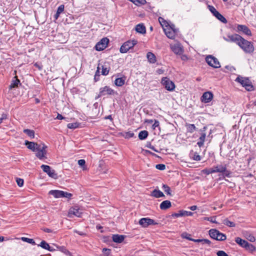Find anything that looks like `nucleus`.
<instances>
[{
    "label": "nucleus",
    "instance_id": "21",
    "mask_svg": "<svg viewBox=\"0 0 256 256\" xmlns=\"http://www.w3.org/2000/svg\"><path fill=\"white\" fill-rule=\"evenodd\" d=\"M242 236L245 238H246L250 242H253L256 240L255 237L253 236V234L248 232H243Z\"/></svg>",
    "mask_w": 256,
    "mask_h": 256
},
{
    "label": "nucleus",
    "instance_id": "20",
    "mask_svg": "<svg viewBox=\"0 0 256 256\" xmlns=\"http://www.w3.org/2000/svg\"><path fill=\"white\" fill-rule=\"evenodd\" d=\"M126 236L118 234H113L112 236V240L116 243H121L124 240Z\"/></svg>",
    "mask_w": 256,
    "mask_h": 256
},
{
    "label": "nucleus",
    "instance_id": "46",
    "mask_svg": "<svg viewBox=\"0 0 256 256\" xmlns=\"http://www.w3.org/2000/svg\"><path fill=\"white\" fill-rule=\"evenodd\" d=\"M172 216L174 218H178L180 216H184L182 210H180L178 213H174L172 214Z\"/></svg>",
    "mask_w": 256,
    "mask_h": 256
},
{
    "label": "nucleus",
    "instance_id": "43",
    "mask_svg": "<svg viewBox=\"0 0 256 256\" xmlns=\"http://www.w3.org/2000/svg\"><path fill=\"white\" fill-rule=\"evenodd\" d=\"M134 136V132H126L124 134V136L126 138H130L133 137Z\"/></svg>",
    "mask_w": 256,
    "mask_h": 256
},
{
    "label": "nucleus",
    "instance_id": "58",
    "mask_svg": "<svg viewBox=\"0 0 256 256\" xmlns=\"http://www.w3.org/2000/svg\"><path fill=\"white\" fill-rule=\"evenodd\" d=\"M184 216H192L193 214V212H188L186 210H182Z\"/></svg>",
    "mask_w": 256,
    "mask_h": 256
},
{
    "label": "nucleus",
    "instance_id": "17",
    "mask_svg": "<svg viewBox=\"0 0 256 256\" xmlns=\"http://www.w3.org/2000/svg\"><path fill=\"white\" fill-rule=\"evenodd\" d=\"M206 126H204L202 130H200V136L198 138V141L197 142V144L198 146L199 147H202L204 144V142L205 141V138L206 137V134L205 132V130H206Z\"/></svg>",
    "mask_w": 256,
    "mask_h": 256
},
{
    "label": "nucleus",
    "instance_id": "56",
    "mask_svg": "<svg viewBox=\"0 0 256 256\" xmlns=\"http://www.w3.org/2000/svg\"><path fill=\"white\" fill-rule=\"evenodd\" d=\"M202 243L203 244H207L210 246L212 244V242L208 239H202Z\"/></svg>",
    "mask_w": 256,
    "mask_h": 256
},
{
    "label": "nucleus",
    "instance_id": "49",
    "mask_svg": "<svg viewBox=\"0 0 256 256\" xmlns=\"http://www.w3.org/2000/svg\"><path fill=\"white\" fill-rule=\"evenodd\" d=\"M190 234H188L187 232H184L182 234V238H185L191 241V240H192V238H190Z\"/></svg>",
    "mask_w": 256,
    "mask_h": 256
},
{
    "label": "nucleus",
    "instance_id": "50",
    "mask_svg": "<svg viewBox=\"0 0 256 256\" xmlns=\"http://www.w3.org/2000/svg\"><path fill=\"white\" fill-rule=\"evenodd\" d=\"M16 182L18 184V185L21 187L24 185V180L20 178H16Z\"/></svg>",
    "mask_w": 256,
    "mask_h": 256
},
{
    "label": "nucleus",
    "instance_id": "16",
    "mask_svg": "<svg viewBox=\"0 0 256 256\" xmlns=\"http://www.w3.org/2000/svg\"><path fill=\"white\" fill-rule=\"evenodd\" d=\"M213 96L211 92H204L201 97V101L204 103H208L212 100Z\"/></svg>",
    "mask_w": 256,
    "mask_h": 256
},
{
    "label": "nucleus",
    "instance_id": "3",
    "mask_svg": "<svg viewBox=\"0 0 256 256\" xmlns=\"http://www.w3.org/2000/svg\"><path fill=\"white\" fill-rule=\"evenodd\" d=\"M49 194L53 196L56 198H70L72 196L70 193L60 190H51L49 192Z\"/></svg>",
    "mask_w": 256,
    "mask_h": 256
},
{
    "label": "nucleus",
    "instance_id": "32",
    "mask_svg": "<svg viewBox=\"0 0 256 256\" xmlns=\"http://www.w3.org/2000/svg\"><path fill=\"white\" fill-rule=\"evenodd\" d=\"M148 132L146 130L140 131L138 134V138L140 140H145L148 136Z\"/></svg>",
    "mask_w": 256,
    "mask_h": 256
},
{
    "label": "nucleus",
    "instance_id": "8",
    "mask_svg": "<svg viewBox=\"0 0 256 256\" xmlns=\"http://www.w3.org/2000/svg\"><path fill=\"white\" fill-rule=\"evenodd\" d=\"M208 8L210 11L219 20L224 24L227 22L226 19L216 9L212 6L208 5Z\"/></svg>",
    "mask_w": 256,
    "mask_h": 256
},
{
    "label": "nucleus",
    "instance_id": "19",
    "mask_svg": "<svg viewBox=\"0 0 256 256\" xmlns=\"http://www.w3.org/2000/svg\"><path fill=\"white\" fill-rule=\"evenodd\" d=\"M227 40L236 42L240 46V36L237 34L228 35Z\"/></svg>",
    "mask_w": 256,
    "mask_h": 256
},
{
    "label": "nucleus",
    "instance_id": "47",
    "mask_svg": "<svg viewBox=\"0 0 256 256\" xmlns=\"http://www.w3.org/2000/svg\"><path fill=\"white\" fill-rule=\"evenodd\" d=\"M158 21L162 26H167V24H168V22L162 17H160L158 18Z\"/></svg>",
    "mask_w": 256,
    "mask_h": 256
},
{
    "label": "nucleus",
    "instance_id": "44",
    "mask_svg": "<svg viewBox=\"0 0 256 256\" xmlns=\"http://www.w3.org/2000/svg\"><path fill=\"white\" fill-rule=\"evenodd\" d=\"M204 220H206L210 221L212 223L217 224V222L216 220V216H211V217H205L204 218Z\"/></svg>",
    "mask_w": 256,
    "mask_h": 256
},
{
    "label": "nucleus",
    "instance_id": "62",
    "mask_svg": "<svg viewBox=\"0 0 256 256\" xmlns=\"http://www.w3.org/2000/svg\"><path fill=\"white\" fill-rule=\"evenodd\" d=\"M226 68L228 70H230V72H233L234 70H236L235 68L233 66H226Z\"/></svg>",
    "mask_w": 256,
    "mask_h": 256
},
{
    "label": "nucleus",
    "instance_id": "39",
    "mask_svg": "<svg viewBox=\"0 0 256 256\" xmlns=\"http://www.w3.org/2000/svg\"><path fill=\"white\" fill-rule=\"evenodd\" d=\"M223 223L230 227H234L235 226V224L234 222L230 221L228 219L226 218L224 220Z\"/></svg>",
    "mask_w": 256,
    "mask_h": 256
},
{
    "label": "nucleus",
    "instance_id": "30",
    "mask_svg": "<svg viewBox=\"0 0 256 256\" xmlns=\"http://www.w3.org/2000/svg\"><path fill=\"white\" fill-rule=\"evenodd\" d=\"M146 57L150 62L152 64H154L156 62V56L151 52H148L147 53Z\"/></svg>",
    "mask_w": 256,
    "mask_h": 256
},
{
    "label": "nucleus",
    "instance_id": "38",
    "mask_svg": "<svg viewBox=\"0 0 256 256\" xmlns=\"http://www.w3.org/2000/svg\"><path fill=\"white\" fill-rule=\"evenodd\" d=\"M21 240L23 242H27L29 244H32V245L34 246L36 244L35 242L34 241V240L33 239L29 238H26V237H22V238H21Z\"/></svg>",
    "mask_w": 256,
    "mask_h": 256
},
{
    "label": "nucleus",
    "instance_id": "24",
    "mask_svg": "<svg viewBox=\"0 0 256 256\" xmlns=\"http://www.w3.org/2000/svg\"><path fill=\"white\" fill-rule=\"evenodd\" d=\"M136 30L140 34H145L146 32V27L142 24H140L136 26Z\"/></svg>",
    "mask_w": 256,
    "mask_h": 256
},
{
    "label": "nucleus",
    "instance_id": "18",
    "mask_svg": "<svg viewBox=\"0 0 256 256\" xmlns=\"http://www.w3.org/2000/svg\"><path fill=\"white\" fill-rule=\"evenodd\" d=\"M25 145L27 146V148L28 149L30 150L32 152H36V149L40 146V144H38L36 142L26 140Z\"/></svg>",
    "mask_w": 256,
    "mask_h": 256
},
{
    "label": "nucleus",
    "instance_id": "33",
    "mask_svg": "<svg viewBox=\"0 0 256 256\" xmlns=\"http://www.w3.org/2000/svg\"><path fill=\"white\" fill-rule=\"evenodd\" d=\"M186 126L187 129V132L190 133H192L196 130V127L194 124L186 123Z\"/></svg>",
    "mask_w": 256,
    "mask_h": 256
},
{
    "label": "nucleus",
    "instance_id": "11",
    "mask_svg": "<svg viewBox=\"0 0 256 256\" xmlns=\"http://www.w3.org/2000/svg\"><path fill=\"white\" fill-rule=\"evenodd\" d=\"M138 223L143 228H147L150 225L158 224V222L149 218H142L140 220Z\"/></svg>",
    "mask_w": 256,
    "mask_h": 256
},
{
    "label": "nucleus",
    "instance_id": "59",
    "mask_svg": "<svg viewBox=\"0 0 256 256\" xmlns=\"http://www.w3.org/2000/svg\"><path fill=\"white\" fill-rule=\"evenodd\" d=\"M86 164V162L84 160H78V164L80 166H84Z\"/></svg>",
    "mask_w": 256,
    "mask_h": 256
},
{
    "label": "nucleus",
    "instance_id": "6",
    "mask_svg": "<svg viewBox=\"0 0 256 256\" xmlns=\"http://www.w3.org/2000/svg\"><path fill=\"white\" fill-rule=\"evenodd\" d=\"M161 82L165 88L168 91H173L175 88L174 84L167 77L162 78Z\"/></svg>",
    "mask_w": 256,
    "mask_h": 256
},
{
    "label": "nucleus",
    "instance_id": "42",
    "mask_svg": "<svg viewBox=\"0 0 256 256\" xmlns=\"http://www.w3.org/2000/svg\"><path fill=\"white\" fill-rule=\"evenodd\" d=\"M146 2V0H135L134 4L136 6L143 5Z\"/></svg>",
    "mask_w": 256,
    "mask_h": 256
},
{
    "label": "nucleus",
    "instance_id": "26",
    "mask_svg": "<svg viewBox=\"0 0 256 256\" xmlns=\"http://www.w3.org/2000/svg\"><path fill=\"white\" fill-rule=\"evenodd\" d=\"M151 196L156 198H159L164 196V194L160 190L154 189L152 191Z\"/></svg>",
    "mask_w": 256,
    "mask_h": 256
},
{
    "label": "nucleus",
    "instance_id": "9",
    "mask_svg": "<svg viewBox=\"0 0 256 256\" xmlns=\"http://www.w3.org/2000/svg\"><path fill=\"white\" fill-rule=\"evenodd\" d=\"M206 60L209 66L214 68H218L220 66L218 59L212 56H208L206 58Z\"/></svg>",
    "mask_w": 256,
    "mask_h": 256
},
{
    "label": "nucleus",
    "instance_id": "31",
    "mask_svg": "<svg viewBox=\"0 0 256 256\" xmlns=\"http://www.w3.org/2000/svg\"><path fill=\"white\" fill-rule=\"evenodd\" d=\"M102 74L104 76H107L110 71V67L106 64L102 66Z\"/></svg>",
    "mask_w": 256,
    "mask_h": 256
},
{
    "label": "nucleus",
    "instance_id": "60",
    "mask_svg": "<svg viewBox=\"0 0 256 256\" xmlns=\"http://www.w3.org/2000/svg\"><path fill=\"white\" fill-rule=\"evenodd\" d=\"M74 232L76 233V234H78L79 235L82 236H84L86 235L85 233H84L82 232L78 231L77 230H74Z\"/></svg>",
    "mask_w": 256,
    "mask_h": 256
},
{
    "label": "nucleus",
    "instance_id": "34",
    "mask_svg": "<svg viewBox=\"0 0 256 256\" xmlns=\"http://www.w3.org/2000/svg\"><path fill=\"white\" fill-rule=\"evenodd\" d=\"M164 31L165 32V34L166 36L170 39H173L175 36V33L174 31L171 30H166L164 29Z\"/></svg>",
    "mask_w": 256,
    "mask_h": 256
},
{
    "label": "nucleus",
    "instance_id": "12",
    "mask_svg": "<svg viewBox=\"0 0 256 256\" xmlns=\"http://www.w3.org/2000/svg\"><path fill=\"white\" fill-rule=\"evenodd\" d=\"M114 90L108 86H105L104 87L100 88L99 94L96 97V99H98L101 96L106 94L114 95Z\"/></svg>",
    "mask_w": 256,
    "mask_h": 256
},
{
    "label": "nucleus",
    "instance_id": "41",
    "mask_svg": "<svg viewBox=\"0 0 256 256\" xmlns=\"http://www.w3.org/2000/svg\"><path fill=\"white\" fill-rule=\"evenodd\" d=\"M172 49V51L176 54H180L182 52V49L178 46H174Z\"/></svg>",
    "mask_w": 256,
    "mask_h": 256
},
{
    "label": "nucleus",
    "instance_id": "15",
    "mask_svg": "<svg viewBox=\"0 0 256 256\" xmlns=\"http://www.w3.org/2000/svg\"><path fill=\"white\" fill-rule=\"evenodd\" d=\"M40 167L43 171L46 172L49 176L54 178H57V174L56 173L55 170H51L49 166L42 164Z\"/></svg>",
    "mask_w": 256,
    "mask_h": 256
},
{
    "label": "nucleus",
    "instance_id": "28",
    "mask_svg": "<svg viewBox=\"0 0 256 256\" xmlns=\"http://www.w3.org/2000/svg\"><path fill=\"white\" fill-rule=\"evenodd\" d=\"M14 78L16 79L12 80V83L10 86V89L18 88V85L20 84V80L18 78L17 76H15Z\"/></svg>",
    "mask_w": 256,
    "mask_h": 256
},
{
    "label": "nucleus",
    "instance_id": "53",
    "mask_svg": "<svg viewBox=\"0 0 256 256\" xmlns=\"http://www.w3.org/2000/svg\"><path fill=\"white\" fill-rule=\"evenodd\" d=\"M64 5L63 4L60 6L58 8L56 12L60 14L62 12H64Z\"/></svg>",
    "mask_w": 256,
    "mask_h": 256
},
{
    "label": "nucleus",
    "instance_id": "52",
    "mask_svg": "<svg viewBox=\"0 0 256 256\" xmlns=\"http://www.w3.org/2000/svg\"><path fill=\"white\" fill-rule=\"evenodd\" d=\"M42 230L46 232H48V233H56V232H54L52 230H51L50 228H42Z\"/></svg>",
    "mask_w": 256,
    "mask_h": 256
},
{
    "label": "nucleus",
    "instance_id": "51",
    "mask_svg": "<svg viewBox=\"0 0 256 256\" xmlns=\"http://www.w3.org/2000/svg\"><path fill=\"white\" fill-rule=\"evenodd\" d=\"M218 256H228V254L224 250H218L216 252Z\"/></svg>",
    "mask_w": 256,
    "mask_h": 256
},
{
    "label": "nucleus",
    "instance_id": "35",
    "mask_svg": "<svg viewBox=\"0 0 256 256\" xmlns=\"http://www.w3.org/2000/svg\"><path fill=\"white\" fill-rule=\"evenodd\" d=\"M24 132L27 134L31 139L34 138V132L30 129H24Z\"/></svg>",
    "mask_w": 256,
    "mask_h": 256
},
{
    "label": "nucleus",
    "instance_id": "5",
    "mask_svg": "<svg viewBox=\"0 0 256 256\" xmlns=\"http://www.w3.org/2000/svg\"><path fill=\"white\" fill-rule=\"evenodd\" d=\"M46 148L47 146L44 144H43L42 146H41L40 145L36 150V152H37L36 154V156L40 160L47 158L46 156L47 154V151L46 150Z\"/></svg>",
    "mask_w": 256,
    "mask_h": 256
},
{
    "label": "nucleus",
    "instance_id": "2",
    "mask_svg": "<svg viewBox=\"0 0 256 256\" xmlns=\"http://www.w3.org/2000/svg\"><path fill=\"white\" fill-rule=\"evenodd\" d=\"M241 48L246 53H252L254 50L253 44L241 36Z\"/></svg>",
    "mask_w": 256,
    "mask_h": 256
},
{
    "label": "nucleus",
    "instance_id": "54",
    "mask_svg": "<svg viewBox=\"0 0 256 256\" xmlns=\"http://www.w3.org/2000/svg\"><path fill=\"white\" fill-rule=\"evenodd\" d=\"M8 118V116L6 114H2V116L0 118V124L2 123L3 120Z\"/></svg>",
    "mask_w": 256,
    "mask_h": 256
},
{
    "label": "nucleus",
    "instance_id": "48",
    "mask_svg": "<svg viewBox=\"0 0 256 256\" xmlns=\"http://www.w3.org/2000/svg\"><path fill=\"white\" fill-rule=\"evenodd\" d=\"M156 168L158 170H163L166 169V165L164 164H158L156 166Z\"/></svg>",
    "mask_w": 256,
    "mask_h": 256
},
{
    "label": "nucleus",
    "instance_id": "1",
    "mask_svg": "<svg viewBox=\"0 0 256 256\" xmlns=\"http://www.w3.org/2000/svg\"><path fill=\"white\" fill-rule=\"evenodd\" d=\"M208 234L212 238L216 240L224 241L226 239V235L216 229H210L208 231Z\"/></svg>",
    "mask_w": 256,
    "mask_h": 256
},
{
    "label": "nucleus",
    "instance_id": "37",
    "mask_svg": "<svg viewBox=\"0 0 256 256\" xmlns=\"http://www.w3.org/2000/svg\"><path fill=\"white\" fill-rule=\"evenodd\" d=\"M38 246L46 250L50 248V245L45 240H42L40 244H38Z\"/></svg>",
    "mask_w": 256,
    "mask_h": 256
},
{
    "label": "nucleus",
    "instance_id": "64",
    "mask_svg": "<svg viewBox=\"0 0 256 256\" xmlns=\"http://www.w3.org/2000/svg\"><path fill=\"white\" fill-rule=\"evenodd\" d=\"M100 64H98V66L97 68V70L95 74H98V77H100Z\"/></svg>",
    "mask_w": 256,
    "mask_h": 256
},
{
    "label": "nucleus",
    "instance_id": "29",
    "mask_svg": "<svg viewBox=\"0 0 256 256\" xmlns=\"http://www.w3.org/2000/svg\"><path fill=\"white\" fill-rule=\"evenodd\" d=\"M126 78H118L116 79L114 84L118 86H122L125 82Z\"/></svg>",
    "mask_w": 256,
    "mask_h": 256
},
{
    "label": "nucleus",
    "instance_id": "57",
    "mask_svg": "<svg viewBox=\"0 0 256 256\" xmlns=\"http://www.w3.org/2000/svg\"><path fill=\"white\" fill-rule=\"evenodd\" d=\"M102 252L106 256H108L110 252V250L108 248H104L102 249Z\"/></svg>",
    "mask_w": 256,
    "mask_h": 256
},
{
    "label": "nucleus",
    "instance_id": "27",
    "mask_svg": "<svg viewBox=\"0 0 256 256\" xmlns=\"http://www.w3.org/2000/svg\"><path fill=\"white\" fill-rule=\"evenodd\" d=\"M81 213L79 212L78 206H74L71 208L69 211V214H73L76 216H80Z\"/></svg>",
    "mask_w": 256,
    "mask_h": 256
},
{
    "label": "nucleus",
    "instance_id": "61",
    "mask_svg": "<svg viewBox=\"0 0 256 256\" xmlns=\"http://www.w3.org/2000/svg\"><path fill=\"white\" fill-rule=\"evenodd\" d=\"M57 248H60L62 252H68V251L64 248V247H61V246H56Z\"/></svg>",
    "mask_w": 256,
    "mask_h": 256
},
{
    "label": "nucleus",
    "instance_id": "40",
    "mask_svg": "<svg viewBox=\"0 0 256 256\" xmlns=\"http://www.w3.org/2000/svg\"><path fill=\"white\" fill-rule=\"evenodd\" d=\"M202 172L204 174H206L207 175L210 174L212 173H214L215 171L214 169V168H206L202 170Z\"/></svg>",
    "mask_w": 256,
    "mask_h": 256
},
{
    "label": "nucleus",
    "instance_id": "14",
    "mask_svg": "<svg viewBox=\"0 0 256 256\" xmlns=\"http://www.w3.org/2000/svg\"><path fill=\"white\" fill-rule=\"evenodd\" d=\"M109 40L106 38H102L99 42H98L95 48L98 51L104 50L108 46Z\"/></svg>",
    "mask_w": 256,
    "mask_h": 256
},
{
    "label": "nucleus",
    "instance_id": "4",
    "mask_svg": "<svg viewBox=\"0 0 256 256\" xmlns=\"http://www.w3.org/2000/svg\"><path fill=\"white\" fill-rule=\"evenodd\" d=\"M138 43L137 40H130L125 42L120 48V52L121 53H126L130 49L132 48Z\"/></svg>",
    "mask_w": 256,
    "mask_h": 256
},
{
    "label": "nucleus",
    "instance_id": "63",
    "mask_svg": "<svg viewBox=\"0 0 256 256\" xmlns=\"http://www.w3.org/2000/svg\"><path fill=\"white\" fill-rule=\"evenodd\" d=\"M147 147L150 148L151 150H153L154 151V152H160L158 150H156L154 148V146H147Z\"/></svg>",
    "mask_w": 256,
    "mask_h": 256
},
{
    "label": "nucleus",
    "instance_id": "22",
    "mask_svg": "<svg viewBox=\"0 0 256 256\" xmlns=\"http://www.w3.org/2000/svg\"><path fill=\"white\" fill-rule=\"evenodd\" d=\"M172 206L171 202L170 200H166L163 201L160 206V208L162 210H166L170 208Z\"/></svg>",
    "mask_w": 256,
    "mask_h": 256
},
{
    "label": "nucleus",
    "instance_id": "7",
    "mask_svg": "<svg viewBox=\"0 0 256 256\" xmlns=\"http://www.w3.org/2000/svg\"><path fill=\"white\" fill-rule=\"evenodd\" d=\"M215 172H220L222 174V176L226 177H229L230 175V172L227 170L226 164L217 165L213 167Z\"/></svg>",
    "mask_w": 256,
    "mask_h": 256
},
{
    "label": "nucleus",
    "instance_id": "36",
    "mask_svg": "<svg viewBox=\"0 0 256 256\" xmlns=\"http://www.w3.org/2000/svg\"><path fill=\"white\" fill-rule=\"evenodd\" d=\"M162 188L166 194L168 195L172 196L171 194V190L169 186L166 184H163L162 186Z\"/></svg>",
    "mask_w": 256,
    "mask_h": 256
},
{
    "label": "nucleus",
    "instance_id": "45",
    "mask_svg": "<svg viewBox=\"0 0 256 256\" xmlns=\"http://www.w3.org/2000/svg\"><path fill=\"white\" fill-rule=\"evenodd\" d=\"M78 126V123H69L68 124V128L70 129H74Z\"/></svg>",
    "mask_w": 256,
    "mask_h": 256
},
{
    "label": "nucleus",
    "instance_id": "23",
    "mask_svg": "<svg viewBox=\"0 0 256 256\" xmlns=\"http://www.w3.org/2000/svg\"><path fill=\"white\" fill-rule=\"evenodd\" d=\"M241 32L246 36H252L251 30L245 25L241 24Z\"/></svg>",
    "mask_w": 256,
    "mask_h": 256
},
{
    "label": "nucleus",
    "instance_id": "25",
    "mask_svg": "<svg viewBox=\"0 0 256 256\" xmlns=\"http://www.w3.org/2000/svg\"><path fill=\"white\" fill-rule=\"evenodd\" d=\"M190 157L194 160L200 161L201 160L200 156L196 152L191 150L190 152Z\"/></svg>",
    "mask_w": 256,
    "mask_h": 256
},
{
    "label": "nucleus",
    "instance_id": "55",
    "mask_svg": "<svg viewBox=\"0 0 256 256\" xmlns=\"http://www.w3.org/2000/svg\"><path fill=\"white\" fill-rule=\"evenodd\" d=\"M160 126V122L158 120H154V124H152V127L153 129H155L156 128L159 126Z\"/></svg>",
    "mask_w": 256,
    "mask_h": 256
},
{
    "label": "nucleus",
    "instance_id": "13",
    "mask_svg": "<svg viewBox=\"0 0 256 256\" xmlns=\"http://www.w3.org/2000/svg\"><path fill=\"white\" fill-rule=\"evenodd\" d=\"M241 247L250 253H252L256 250V247L246 240L241 238Z\"/></svg>",
    "mask_w": 256,
    "mask_h": 256
},
{
    "label": "nucleus",
    "instance_id": "10",
    "mask_svg": "<svg viewBox=\"0 0 256 256\" xmlns=\"http://www.w3.org/2000/svg\"><path fill=\"white\" fill-rule=\"evenodd\" d=\"M241 86L247 91L250 92L254 90V86L248 78L241 77Z\"/></svg>",
    "mask_w": 256,
    "mask_h": 256
}]
</instances>
